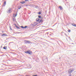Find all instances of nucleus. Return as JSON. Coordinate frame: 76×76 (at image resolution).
<instances>
[{
  "label": "nucleus",
  "instance_id": "nucleus-1",
  "mask_svg": "<svg viewBox=\"0 0 76 76\" xmlns=\"http://www.w3.org/2000/svg\"><path fill=\"white\" fill-rule=\"evenodd\" d=\"M74 71V70L72 69H69L68 71V72L69 74H70L71 73H72V72H73Z\"/></svg>",
  "mask_w": 76,
  "mask_h": 76
},
{
  "label": "nucleus",
  "instance_id": "nucleus-2",
  "mask_svg": "<svg viewBox=\"0 0 76 76\" xmlns=\"http://www.w3.org/2000/svg\"><path fill=\"white\" fill-rule=\"evenodd\" d=\"M24 52L26 54H28H28H31V55L32 54V52L31 50L27 51L25 52Z\"/></svg>",
  "mask_w": 76,
  "mask_h": 76
},
{
  "label": "nucleus",
  "instance_id": "nucleus-3",
  "mask_svg": "<svg viewBox=\"0 0 76 76\" xmlns=\"http://www.w3.org/2000/svg\"><path fill=\"white\" fill-rule=\"evenodd\" d=\"M7 13H11L12 12V9L11 8H9V9L7 11Z\"/></svg>",
  "mask_w": 76,
  "mask_h": 76
},
{
  "label": "nucleus",
  "instance_id": "nucleus-4",
  "mask_svg": "<svg viewBox=\"0 0 76 76\" xmlns=\"http://www.w3.org/2000/svg\"><path fill=\"white\" fill-rule=\"evenodd\" d=\"M37 22H39V23H40V22H42V19L40 20L39 18H37L36 19Z\"/></svg>",
  "mask_w": 76,
  "mask_h": 76
},
{
  "label": "nucleus",
  "instance_id": "nucleus-5",
  "mask_svg": "<svg viewBox=\"0 0 76 76\" xmlns=\"http://www.w3.org/2000/svg\"><path fill=\"white\" fill-rule=\"evenodd\" d=\"M25 44H32L31 42V41L26 40L25 41Z\"/></svg>",
  "mask_w": 76,
  "mask_h": 76
},
{
  "label": "nucleus",
  "instance_id": "nucleus-6",
  "mask_svg": "<svg viewBox=\"0 0 76 76\" xmlns=\"http://www.w3.org/2000/svg\"><path fill=\"white\" fill-rule=\"evenodd\" d=\"M6 1H5L4 3V4L2 5V7H3L4 6H6Z\"/></svg>",
  "mask_w": 76,
  "mask_h": 76
},
{
  "label": "nucleus",
  "instance_id": "nucleus-7",
  "mask_svg": "<svg viewBox=\"0 0 76 76\" xmlns=\"http://www.w3.org/2000/svg\"><path fill=\"white\" fill-rule=\"evenodd\" d=\"M2 37H4V36H7V34H4L1 35Z\"/></svg>",
  "mask_w": 76,
  "mask_h": 76
},
{
  "label": "nucleus",
  "instance_id": "nucleus-8",
  "mask_svg": "<svg viewBox=\"0 0 76 76\" xmlns=\"http://www.w3.org/2000/svg\"><path fill=\"white\" fill-rule=\"evenodd\" d=\"M59 8L60 9V10H63V7H61V6H60L59 7Z\"/></svg>",
  "mask_w": 76,
  "mask_h": 76
},
{
  "label": "nucleus",
  "instance_id": "nucleus-9",
  "mask_svg": "<svg viewBox=\"0 0 76 76\" xmlns=\"http://www.w3.org/2000/svg\"><path fill=\"white\" fill-rule=\"evenodd\" d=\"M38 18H40V19H42L41 15H38Z\"/></svg>",
  "mask_w": 76,
  "mask_h": 76
},
{
  "label": "nucleus",
  "instance_id": "nucleus-10",
  "mask_svg": "<svg viewBox=\"0 0 76 76\" xmlns=\"http://www.w3.org/2000/svg\"><path fill=\"white\" fill-rule=\"evenodd\" d=\"M13 21H14V22H15L16 21V19H15V18H13Z\"/></svg>",
  "mask_w": 76,
  "mask_h": 76
},
{
  "label": "nucleus",
  "instance_id": "nucleus-11",
  "mask_svg": "<svg viewBox=\"0 0 76 76\" xmlns=\"http://www.w3.org/2000/svg\"><path fill=\"white\" fill-rule=\"evenodd\" d=\"M72 26H75V27H76V24H72Z\"/></svg>",
  "mask_w": 76,
  "mask_h": 76
},
{
  "label": "nucleus",
  "instance_id": "nucleus-12",
  "mask_svg": "<svg viewBox=\"0 0 76 76\" xmlns=\"http://www.w3.org/2000/svg\"><path fill=\"white\" fill-rule=\"evenodd\" d=\"M3 48L4 50H6V49H7V48L6 47H3Z\"/></svg>",
  "mask_w": 76,
  "mask_h": 76
},
{
  "label": "nucleus",
  "instance_id": "nucleus-13",
  "mask_svg": "<svg viewBox=\"0 0 76 76\" xmlns=\"http://www.w3.org/2000/svg\"><path fill=\"white\" fill-rule=\"evenodd\" d=\"M68 32H71V30H70V29H68Z\"/></svg>",
  "mask_w": 76,
  "mask_h": 76
},
{
  "label": "nucleus",
  "instance_id": "nucleus-14",
  "mask_svg": "<svg viewBox=\"0 0 76 76\" xmlns=\"http://www.w3.org/2000/svg\"><path fill=\"white\" fill-rule=\"evenodd\" d=\"M41 12H38V15H41Z\"/></svg>",
  "mask_w": 76,
  "mask_h": 76
},
{
  "label": "nucleus",
  "instance_id": "nucleus-15",
  "mask_svg": "<svg viewBox=\"0 0 76 76\" xmlns=\"http://www.w3.org/2000/svg\"><path fill=\"white\" fill-rule=\"evenodd\" d=\"M20 27L21 28H23V29H24V27L23 26H21Z\"/></svg>",
  "mask_w": 76,
  "mask_h": 76
},
{
  "label": "nucleus",
  "instance_id": "nucleus-16",
  "mask_svg": "<svg viewBox=\"0 0 76 76\" xmlns=\"http://www.w3.org/2000/svg\"><path fill=\"white\" fill-rule=\"evenodd\" d=\"M16 28H17V29H19V27L17 26H16Z\"/></svg>",
  "mask_w": 76,
  "mask_h": 76
},
{
  "label": "nucleus",
  "instance_id": "nucleus-17",
  "mask_svg": "<svg viewBox=\"0 0 76 76\" xmlns=\"http://www.w3.org/2000/svg\"><path fill=\"white\" fill-rule=\"evenodd\" d=\"M10 30H11V31H12V29L11 28V26L10 27Z\"/></svg>",
  "mask_w": 76,
  "mask_h": 76
},
{
  "label": "nucleus",
  "instance_id": "nucleus-18",
  "mask_svg": "<svg viewBox=\"0 0 76 76\" xmlns=\"http://www.w3.org/2000/svg\"><path fill=\"white\" fill-rule=\"evenodd\" d=\"M27 28V26H25V27H24V29L25 28H25Z\"/></svg>",
  "mask_w": 76,
  "mask_h": 76
},
{
  "label": "nucleus",
  "instance_id": "nucleus-19",
  "mask_svg": "<svg viewBox=\"0 0 76 76\" xmlns=\"http://www.w3.org/2000/svg\"><path fill=\"white\" fill-rule=\"evenodd\" d=\"M25 3V2H20V3H21L22 4H23V3Z\"/></svg>",
  "mask_w": 76,
  "mask_h": 76
},
{
  "label": "nucleus",
  "instance_id": "nucleus-20",
  "mask_svg": "<svg viewBox=\"0 0 76 76\" xmlns=\"http://www.w3.org/2000/svg\"><path fill=\"white\" fill-rule=\"evenodd\" d=\"M20 33H22V32H17L16 33V34H20Z\"/></svg>",
  "mask_w": 76,
  "mask_h": 76
},
{
  "label": "nucleus",
  "instance_id": "nucleus-21",
  "mask_svg": "<svg viewBox=\"0 0 76 76\" xmlns=\"http://www.w3.org/2000/svg\"><path fill=\"white\" fill-rule=\"evenodd\" d=\"M50 39H52V40H54V39L53 38H51Z\"/></svg>",
  "mask_w": 76,
  "mask_h": 76
},
{
  "label": "nucleus",
  "instance_id": "nucleus-22",
  "mask_svg": "<svg viewBox=\"0 0 76 76\" xmlns=\"http://www.w3.org/2000/svg\"><path fill=\"white\" fill-rule=\"evenodd\" d=\"M25 1H28V0H25Z\"/></svg>",
  "mask_w": 76,
  "mask_h": 76
},
{
  "label": "nucleus",
  "instance_id": "nucleus-23",
  "mask_svg": "<svg viewBox=\"0 0 76 76\" xmlns=\"http://www.w3.org/2000/svg\"><path fill=\"white\" fill-rule=\"evenodd\" d=\"M38 6H36V8H38Z\"/></svg>",
  "mask_w": 76,
  "mask_h": 76
},
{
  "label": "nucleus",
  "instance_id": "nucleus-24",
  "mask_svg": "<svg viewBox=\"0 0 76 76\" xmlns=\"http://www.w3.org/2000/svg\"><path fill=\"white\" fill-rule=\"evenodd\" d=\"M33 76H37V75H34Z\"/></svg>",
  "mask_w": 76,
  "mask_h": 76
},
{
  "label": "nucleus",
  "instance_id": "nucleus-25",
  "mask_svg": "<svg viewBox=\"0 0 76 76\" xmlns=\"http://www.w3.org/2000/svg\"><path fill=\"white\" fill-rule=\"evenodd\" d=\"M21 8V7H20L19 8H18V9H20Z\"/></svg>",
  "mask_w": 76,
  "mask_h": 76
},
{
  "label": "nucleus",
  "instance_id": "nucleus-26",
  "mask_svg": "<svg viewBox=\"0 0 76 76\" xmlns=\"http://www.w3.org/2000/svg\"><path fill=\"white\" fill-rule=\"evenodd\" d=\"M17 15V14H16L15 15V17Z\"/></svg>",
  "mask_w": 76,
  "mask_h": 76
},
{
  "label": "nucleus",
  "instance_id": "nucleus-27",
  "mask_svg": "<svg viewBox=\"0 0 76 76\" xmlns=\"http://www.w3.org/2000/svg\"><path fill=\"white\" fill-rule=\"evenodd\" d=\"M46 34H48V33H47Z\"/></svg>",
  "mask_w": 76,
  "mask_h": 76
},
{
  "label": "nucleus",
  "instance_id": "nucleus-28",
  "mask_svg": "<svg viewBox=\"0 0 76 76\" xmlns=\"http://www.w3.org/2000/svg\"><path fill=\"white\" fill-rule=\"evenodd\" d=\"M55 26V25H54L53 26Z\"/></svg>",
  "mask_w": 76,
  "mask_h": 76
},
{
  "label": "nucleus",
  "instance_id": "nucleus-29",
  "mask_svg": "<svg viewBox=\"0 0 76 76\" xmlns=\"http://www.w3.org/2000/svg\"><path fill=\"white\" fill-rule=\"evenodd\" d=\"M14 34H17L16 33H14Z\"/></svg>",
  "mask_w": 76,
  "mask_h": 76
},
{
  "label": "nucleus",
  "instance_id": "nucleus-30",
  "mask_svg": "<svg viewBox=\"0 0 76 76\" xmlns=\"http://www.w3.org/2000/svg\"><path fill=\"white\" fill-rule=\"evenodd\" d=\"M71 75H70V76H71Z\"/></svg>",
  "mask_w": 76,
  "mask_h": 76
},
{
  "label": "nucleus",
  "instance_id": "nucleus-31",
  "mask_svg": "<svg viewBox=\"0 0 76 76\" xmlns=\"http://www.w3.org/2000/svg\"><path fill=\"white\" fill-rule=\"evenodd\" d=\"M72 44H73V43H72Z\"/></svg>",
  "mask_w": 76,
  "mask_h": 76
},
{
  "label": "nucleus",
  "instance_id": "nucleus-32",
  "mask_svg": "<svg viewBox=\"0 0 76 76\" xmlns=\"http://www.w3.org/2000/svg\"><path fill=\"white\" fill-rule=\"evenodd\" d=\"M35 26V25L34 26Z\"/></svg>",
  "mask_w": 76,
  "mask_h": 76
},
{
  "label": "nucleus",
  "instance_id": "nucleus-33",
  "mask_svg": "<svg viewBox=\"0 0 76 76\" xmlns=\"http://www.w3.org/2000/svg\"><path fill=\"white\" fill-rule=\"evenodd\" d=\"M50 35H51V34H50Z\"/></svg>",
  "mask_w": 76,
  "mask_h": 76
},
{
  "label": "nucleus",
  "instance_id": "nucleus-34",
  "mask_svg": "<svg viewBox=\"0 0 76 76\" xmlns=\"http://www.w3.org/2000/svg\"><path fill=\"white\" fill-rule=\"evenodd\" d=\"M59 58L60 59V58Z\"/></svg>",
  "mask_w": 76,
  "mask_h": 76
},
{
  "label": "nucleus",
  "instance_id": "nucleus-35",
  "mask_svg": "<svg viewBox=\"0 0 76 76\" xmlns=\"http://www.w3.org/2000/svg\"><path fill=\"white\" fill-rule=\"evenodd\" d=\"M56 25V24H55V25Z\"/></svg>",
  "mask_w": 76,
  "mask_h": 76
},
{
  "label": "nucleus",
  "instance_id": "nucleus-36",
  "mask_svg": "<svg viewBox=\"0 0 76 76\" xmlns=\"http://www.w3.org/2000/svg\"><path fill=\"white\" fill-rule=\"evenodd\" d=\"M56 25V24H55V25Z\"/></svg>",
  "mask_w": 76,
  "mask_h": 76
}]
</instances>
